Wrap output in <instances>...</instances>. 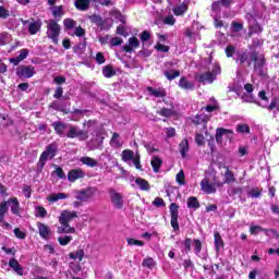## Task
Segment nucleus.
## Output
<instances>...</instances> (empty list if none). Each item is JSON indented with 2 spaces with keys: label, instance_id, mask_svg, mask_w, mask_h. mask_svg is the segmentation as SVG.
Here are the masks:
<instances>
[{
  "label": "nucleus",
  "instance_id": "nucleus-7",
  "mask_svg": "<svg viewBox=\"0 0 279 279\" xmlns=\"http://www.w3.org/2000/svg\"><path fill=\"white\" fill-rule=\"evenodd\" d=\"M60 24L56 22V20H49L47 24V36L51 38L54 45H58V40L60 38Z\"/></svg>",
  "mask_w": 279,
  "mask_h": 279
},
{
  "label": "nucleus",
  "instance_id": "nucleus-33",
  "mask_svg": "<svg viewBox=\"0 0 279 279\" xmlns=\"http://www.w3.org/2000/svg\"><path fill=\"white\" fill-rule=\"evenodd\" d=\"M236 64H247L250 65V54L247 52H241L238 54V58L235 59Z\"/></svg>",
  "mask_w": 279,
  "mask_h": 279
},
{
  "label": "nucleus",
  "instance_id": "nucleus-13",
  "mask_svg": "<svg viewBox=\"0 0 279 279\" xmlns=\"http://www.w3.org/2000/svg\"><path fill=\"white\" fill-rule=\"evenodd\" d=\"M69 123H64V122H60V121H56L52 123V128L56 132V134H58V136L61 137H66V133L69 132Z\"/></svg>",
  "mask_w": 279,
  "mask_h": 279
},
{
  "label": "nucleus",
  "instance_id": "nucleus-39",
  "mask_svg": "<svg viewBox=\"0 0 279 279\" xmlns=\"http://www.w3.org/2000/svg\"><path fill=\"white\" fill-rule=\"evenodd\" d=\"M54 171L52 172V175H57L59 180H66V174L64 173V170L58 165H54Z\"/></svg>",
  "mask_w": 279,
  "mask_h": 279
},
{
  "label": "nucleus",
  "instance_id": "nucleus-57",
  "mask_svg": "<svg viewBox=\"0 0 279 279\" xmlns=\"http://www.w3.org/2000/svg\"><path fill=\"white\" fill-rule=\"evenodd\" d=\"M13 233L15 234L16 239H20L21 241H24V239H27V233L24 231H21L20 228H15L13 230Z\"/></svg>",
  "mask_w": 279,
  "mask_h": 279
},
{
  "label": "nucleus",
  "instance_id": "nucleus-52",
  "mask_svg": "<svg viewBox=\"0 0 279 279\" xmlns=\"http://www.w3.org/2000/svg\"><path fill=\"white\" fill-rule=\"evenodd\" d=\"M73 36H77V38H84L86 36V29H84L82 26H76L74 27Z\"/></svg>",
  "mask_w": 279,
  "mask_h": 279
},
{
  "label": "nucleus",
  "instance_id": "nucleus-32",
  "mask_svg": "<svg viewBox=\"0 0 279 279\" xmlns=\"http://www.w3.org/2000/svg\"><path fill=\"white\" fill-rule=\"evenodd\" d=\"M80 162H82V165H86V167L92 168H95L98 165L97 160L92 157H81Z\"/></svg>",
  "mask_w": 279,
  "mask_h": 279
},
{
  "label": "nucleus",
  "instance_id": "nucleus-21",
  "mask_svg": "<svg viewBox=\"0 0 279 279\" xmlns=\"http://www.w3.org/2000/svg\"><path fill=\"white\" fill-rule=\"evenodd\" d=\"M74 7L78 12H88L90 10V0H74Z\"/></svg>",
  "mask_w": 279,
  "mask_h": 279
},
{
  "label": "nucleus",
  "instance_id": "nucleus-64",
  "mask_svg": "<svg viewBox=\"0 0 279 279\" xmlns=\"http://www.w3.org/2000/svg\"><path fill=\"white\" fill-rule=\"evenodd\" d=\"M195 141L197 145L202 146L206 143V137H204V135L201 133H196Z\"/></svg>",
  "mask_w": 279,
  "mask_h": 279
},
{
  "label": "nucleus",
  "instance_id": "nucleus-2",
  "mask_svg": "<svg viewBox=\"0 0 279 279\" xmlns=\"http://www.w3.org/2000/svg\"><path fill=\"white\" fill-rule=\"evenodd\" d=\"M252 62H254L255 75H258L259 77H265V75H267V68H265V56L254 50L250 53L248 66H252Z\"/></svg>",
  "mask_w": 279,
  "mask_h": 279
},
{
  "label": "nucleus",
  "instance_id": "nucleus-40",
  "mask_svg": "<svg viewBox=\"0 0 279 279\" xmlns=\"http://www.w3.org/2000/svg\"><path fill=\"white\" fill-rule=\"evenodd\" d=\"M70 258L72 260H80L82 262L84 258V250H77L76 252L70 253Z\"/></svg>",
  "mask_w": 279,
  "mask_h": 279
},
{
  "label": "nucleus",
  "instance_id": "nucleus-31",
  "mask_svg": "<svg viewBox=\"0 0 279 279\" xmlns=\"http://www.w3.org/2000/svg\"><path fill=\"white\" fill-rule=\"evenodd\" d=\"M135 184L141 191H149V182L143 178L135 179Z\"/></svg>",
  "mask_w": 279,
  "mask_h": 279
},
{
  "label": "nucleus",
  "instance_id": "nucleus-44",
  "mask_svg": "<svg viewBox=\"0 0 279 279\" xmlns=\"http://www.w3.org/2000/svg\"><path fill=\"white\" fill-rule=\"evenodd\" d=\"M5 213H8V202L0 203V223L5 219Z\"/></svg>",
  "mask_w": 279,
  "mask_h": 279
},
{
  "label": "nucleus",
  "instance_id": "nucleus-51",
  "mask_svg": "<svg viewBox=\"0 0 279 279\" xmlns=\"http://www.w3.org/2000/svg\"><path fill=\"white\" fill-rule=\"evenodd\" d=\"M259 232H267V229H263L260 226H251L250 233L256 236Z\"/></svg>",
  "mask_w": 279,
  "mask_h": 279
},
{
  "label": "nucleus",
  "instance_id": "nucleus-20",
  "mask_svg": "<svg viewBox=\"0 0 279 279\" xmlns=\"http://www.w3.org/2000/svg\"><path fill=\"white\" fill-rule=\"evenodd\" d=\"M84 171L82 169H72L68 173V180L69 182H76V180H80L84 178Z\"/></svg>",
  "mask_w": 279,
  "mask_h": 279
},
{
  "label": "nucleus",
  "instance_id": "nucleus-42",
  "mask_svg": "<svg viewBox=\"0 0 279 279\" xmlns=\"http://www.w3.org/2000/svg\"><path fill=\"white\" fill-rule=\"evenodd\" d=\"M102 75L104 77H113V75H117V72H114V69H112V66L106 65L102 69Z\"/></svg>",
  "mask_w": 279,
  "mask_h": 279
},
{
  "label": "nucleus",
  "instance_id": "nucleus-59",
  "mask_svg": "<svg viewBox=\"0 0 279 279\" xmlns=\"http://www.w3.org/2000/svg\"><path fill=\"white\" fill-rule=\"evenodd\" d=\"M236 132H239V134H250V126L247 124H239Z\"/></svg>",
  "mask_w": 279,
  "mask_h": 279
},
{
  "label": "nucleus",
  "instance_id": "nucleus-43",
  "mask_svg": "<svg viewBox=\"0 0 279 279\" xmlns=\"http://www.w3.org/2000/svg\"><path fill=\"white\" fill-rule=\"evenodd\" d=\"M142 265L147 267V269H154V267H156V262L151 257H146L143 259Z\"/></svg>",
  "mask_w": 279,
  "mask_h": 279
},
{
  "label": "nucleus",
  "instance_id": "nucleus-5",
  "mask_svg": "<svg viewBox=\"0 0 279 279\" xmlns=\"http://www.w3.org/2000/svg\"><path fill=\"white\" fill-rule=\"evenodd\" d=\"M109 199L111 202V206L116 210H123V206H125V196L121 192H118L114 189L108 190Z\"/></svg>",
  "mask_w": 279,
  "mask_h": 279
},
{
  "label": "nucleus",
  "instance_id": "nucleus-12",
  "mask_svg": "<svg viewBox=\"0 0 279 279\" xmlns=\"http://www.w3.org/2000/svg\"><path fill=\"white\" fill-rule=\"evenodd\" d=\"M201 191L206 195H213L214 193H217V184L210 182L208 178H204L201 181Z\"/></svg>",
  "mask_w": 279,
  "mask_h": 279
},
{
  "label": "nucleus",
  "instance_id": "nucleus-61",
  "mask_svg": "<svg viewBox=\"0 0 279 279\" xmlns=\"http://www.w3.org/2000/svg\"><path fill=\"white\" fill-rule=\"evenodd\" d=\"M158 114H160V117H166V118L173 117V110L162 108V109H160V111H158Z\"/></svg>",
  "mask_w": 279,
  "mask_h": 279
},
{
  "label": "nucleus",
  "instance_id": "nucleus-23",
  "mask_svg": "<svg viewBox=\"0 0 279 279\" xmlns=\"http://www.w3.org/2000/svg\"><path fill=\"white\" fill-rule=\"evenodd\" d=\"M223 136H232V131L219 128L216 131V143H222Z\"/></svg>",
  "mask_w": 279,
  "mask_h": 279
},
{
  "label": "nucleus",
  "instance_id": "nucleus-58",
  "mask_svg": "<svg viewBox=\"0 0 279 279\" xmlns=\"http://www.w3.org/2000/svg\"><path fill=\"white\" fill-rule=\"evenodd\" d=\"M227 58H234V53H236V48L232 45L227 46L226 48Z\"/></svg>",
  "mask_w": 279,
  "mask_h": 279
},
{
  "label": "nucleus",
  "instance_id": "nucleus-36",
  "mask_svg": "<svg viewBox=\"0 0 279 279\" xmlns=\"http://www.w3.org/2000/svg\"><path fill=\"white\" fill-rule=\"evenodd\" d=\"M12 41V35H10L9 33H0V45L4 46V45H9V43Z\"/></svg>",
  "mask_w": 279,
  "mask_h": 279
},
{
  "label": "nucleus",
  "instance_id": "nucleus-63",
  "mask_svg": "<svg viewBox=\"0 0 279 279\" xmlns=\"http://www.w3.org/2000/svg\"><path fill=\"white\" fill-rule=\"evenodd\" d=\"M149 38H151V33H149V31H143L140 36V39L142 40V43H147Z\"/></svg>",
  "mask_w": 279,
  "mask_h": 279
},
{
  "label": "nucleus",
  "instance_id": "nucleus-11",
  "mask_svg": "<svg viewBox=\"0 0 279 279\" xmlns=\"http://www.w3.org/2000/svg\"><path fill=\"white\" fill-rule=\"evenodd\" d=\"M179 206L175 203H172L170 205V225L173 228L174 232H178L180 230V222H178V217H180V211L178 210Z\"/></svg>",
  "mask_w": 279,
  "mask_h": 279
},
{
  "label": "nucleus",
  "instance_id": "nucleus-46",
  "mask_svg": "<svg viewBox=\"0 0 279 279\" xmlns=\"http://www.w3.org/2000/svg\"><path fill=\"white\" fill-rule=\"evenodd\" d=\"M134 151L130 150V149H125L122 151V160L124 162H128V160H133L134 159Z\"/></svg>",
  "mask_w": 279,
  "mask_h": 279
},
{
  "label": "nucleus",
  "instance_id": "nucleus-6",
  "mask_svg": "<svg viewBox=\"0 0 279 279\" xmlns=\"http://www.w3.org/2000/svg\"><path fill=\"white\" fill-rule=\"evenodd\" d=\"M95 193H97V187H86L73 191L74 198L78 202H90L95 196Z\"/></svg>",
  "mask_w": 279,
  "mask_h": 279
},
{
  "label": "nucleus",
  "instance_id": "nucleus-56",
  "mask_svg": "<svg viewBox=\"0 0 279 279\" xmlns=\"http://www.w3.org/2000/svg\"><path fill=\"white\" fill-rule=\"evenodd\" d=\"M110 145L111 147H121V142H119V133H113Z\"/></svg>",
  "mask_w": 279,
  "mask_h": 279
},
{
  "label": "nucleus",
  "instance_id": "nucleus-8",
  "mask_svg": "<svg viewBox=\"0 0 279 279\" xmlns=\"http://www.w3.org/2000/svg\"><path fill=\"white\" fill-rule=\"evenodd\" d=\"M66 138H78V141H86L88 138V131L80 129L77 125L70 124L65 134Z\"/></svg>",
  "mask_w": 279,
  "mask_h": 279
},
{
  "label": "nucleus",
  "instance_id": "nucleus-4",
  "mask_svg": "<svg viewBox=\"0 0 279 279\" xmlns=\"http://www.w3.org/2000/svg\"><path fill=\"white\" fill-rule=\"evenodd\" d=\"M56 154H58V143H51L46 146L45 151L41 153L39 161L37 162V169L43 171L49 158L52 160V158H56Z\"/></svg>",
  "mask_w": 279,
  "mask_h": 279
},
{
  "label": "nucleus",
  "instance_id": "nucleus-1",
  "mask_svg": "<svg viewBox=\"0 0 279 279\" xmlns=\"http://www.w3.org/2000/svg\"><path fill=\"white\" fill-rule=\"evenodd\" d=\"M77 211L63 210L59 216L60 227L57 228L58 234H75V228L71 227V221L76 219Z\"/></svg>",
  "mask_w": 279,
  "mask_h": 279
},
{
  "label": "nucleus",
  "instance_id": "nucleus-48",
  "mask_svg": "<svg viewBox=\"0 0 279 279\" xmlns=\"http://www.w3.org/2000/svg\"><path fill=\"white\" fill-rule=\"evenodd\" d=\"M35 217H40L41 219H45V217H47V209H45V207L41 206L36 207Z\"/></svg>",
  "mask_w": 279,
  "mask_h": 279
},
{
  "label": "nucleus",
  "instance_id": "nucleus-60",
  "mask_svg": "<svg viewBox=\"0 0 279 279\" xmlns=\"http://www.w3.org/2000/svg\"><path fill=\"white\" fill-rule=\"evenodd\" d=\"M153 206H156V208H165L167 206V204L165 203V199H162L160 197H156L153 201Z\"/></svg>",
  "mask_w": 279,
  "mask_h": 279
},
{
  "label": "nucleus",
  "instance_id": "nucleus-55",
  "mask_svg": "<svg viewBox=\"0 0 279 279\" xmlns=\"http://www.w3.org/2000/svg\"><path fill=\"white\" fill-rule=\"evenodd\" d=\"M131 160L136 169L143 171V166H141V155H138V153H136L135 157H133Z\"/></svg>",
  "mask_w": 279,
  "mask_h": 279
},
{
  "label": "nucleus",
  "instance_id": "nucleus-49",
  "mask_svg": "<svg viewBox=\"0 0 279 279\" xmlns=\"http://www.w3.org/2000/svg\"><path fill=\"white\" fill-rule=\"evenodd\" d=\"M193 247H194V254L196 256H199V254L202 253V241L197 239L193 240Z\"/></svg>",
  "mask_w": 279,
  "mask_h": 279
},
{
  "label": "nucleus",
  "instance_id": "nucleus-30",
  "mask_svg": "<svg viewBox=\"0 0 279 279\" xmlns=\"http://www.w3.org/2000/svg\"><path fill=\"white\" fill-rule=\"evenodd\" d=\"M63 27L66 32H71V29H75L77 27V22L71 17H68L63 21Z\"/></svg>",
  "mask_w": 279,
  "mask_h": 279
},
{
  "label": "nucleus",
  "instance_id": "nucleus-27",
  "mask_svg": "<svg viewBox=\"0 0 279 279\" xmlns=\"http://www.w3.org/2000/svg\"><path fill=\"white\" fill-rule=\"evenodd\" d=\"M186 10H189V7L185 3H182L174 5L172 12L175 16H182L186 12Z\"/></svg>",
  "mask_w": 279,
  "mask_h": 279
},
{
  "label": "nucleus",
  "instance_id": "nucleus-10",
  "mask_svg": "<svg viewBox=\"0 0 279 279\" xmlns=\"http://www.w3.org/2000/svg\"><path fill=\"white\" fill-rule=\"evenodd\" d=\"M24 25L28 27V34L31 36H36L43 29V20L31 19L24 22Z\"/></svg>",
  "mask_w": 279,
  "mask_h": 279
},
{
  "label": "nucleus",
  "instance_id": "nucleus-16",
  "mask_svg": "<svg viewBox=\"0 0 279 279\" xmlns=\"http://www.w3.org/2000/svg\"><path fill=\"white\" fill-rule=\"evenodd\" d=\"M147 93H149L150 97H157L158 99H162L165 97H167V90L165 89V87H151L148 86L146 88Z\"/></svg>",
  "mask_w": 279,
  "mask_h": 279
},
{
  "label": "nucleus",
  "instance_id": "nucleus-15",
  "mask_svg": "<svg viewBox=\"0 0 279 279\" xmlns=\"http://www.w3.org/2000/svg\"><path fill=\"white\" fill-rule=\"evenodd\" d=\"M9 267L16 274L17 276H25V268L21 266L16 258H11L9 260Z\"/></svg>",
  "mask_w": 279,
  "mask_h": 279
},
{
  "label": "nucleus",
  "instance_id": "nucleus-41",
  "mask_svg": "<svg viewBox=\"0 0 279 279\" xmlns=\"http://www.w3.org/2000/svg\"><path fill=\"white\" fill-rule=\"evenodd\" d=\"M73 241V235H61L58 238V243L62 246L69 245Z\"/></svg>",
  "mask_w": 279,
  "mask_h": 279
},
{
  "label": "nucleus",
  "instance_id": "nucleus-26",
  "mask_svg": "<svg viewBox=\"0 0 279 279\" xmlns=\"http://www.w3.org/2000/svg\"><path fill=\"white\" fill-rule=\"evenodd\" d=\"M187 208L190 210H198V208L201 207V204H199V199H197V197L195 196H190L187 198Z\"/></svg>",
  "mask_w": 279,
  "mask_h": 279
},
{
  "label": "nucleus",
  "instance_id": "nucleus-34",
  "mask_svg": "<svg viewBox=\"0 0 279 279\" xmlns=\"http://www.w3.org/2000/svg\"><path fill=\"white\" fill-rule=\"evenodd\" d=\"M68 197H69V194L66 193H57V194L50 195L48 197V201L53 204L56 202H59V199H66Z\"/></svg>",
  "mask_w": 279,
  "mask_h": 279
},
{
  "label": "nucleus",
  "instance_id": "nucleus-17",
  "mask_svg": "<svg viewBox=\"0 0 279 279\" xmlns=\"http://www.w3.org/2000/svg\"><path fill=\"white\" fill-rule=\"evenodd\" d=\"M37 228L40 239H44V241H49V238L51 236V229L43 222H37Z\"/></svg>",
  "mask_w": 279,
  "mask_h": 279
},
{
  "label": "nucleus",
  "instance_id": "nucleus-54",
  "mask_svg": "<svg viewBox=\"0 0 279 279\" xmlns=\"http://www.w3.org/2000/svg\"><path fill=\"white\" fill-rule=\"evenodd\" d=\"M241 193H243V187H230L228 190V195H230L231 197H234V195H241Z\"/></svg>",
  "mask_w": 279,
  "mask_h": 279
},
{
  "label": "nucleus",
  "instance_id": "nucleus-22",
  "mask_svg": "<svg viewBox=\"0 0 279 279\" xmlns=\"http://www.w3.org/2000/svg\"><path fill=\"white\" fill-rule=\"evenodd\" d=\"M179 87L183 90H194L195 89V83L189 81L186 76H183L179 81Z\"/></svg>",
  "mask_w": 279,
  "mask_h": 279
},
{
  "label": "nucleus",
  "instance_id": "nucleus-14",
  "mask_svg": "<svg viewBox=\"0 0 279 279\" xmlns=\"http://www.w3.org/2000/svg\"><path fill=\"white\" fill-rule=\"evenodd\" d=\"M141 47V41L137 37H130L126 45L122 47V50L125 51V53H133L134 49H138Z\"/></svg>",
  "mask_w": 279,
  "mask_h": 279
},
{
  "label": "nucleus",
  "instance_id": "nucleus-45",
  "mask_svg": "<svg viewBox=\"0 0 279 279\" xmlns=\"http://www.w3.org/2000/svg\"><path fill=\"white\" fill-rule=\"evenodd\" d=\"M177 183L179 186H184L186 184V180H185V177H184V170H180L177 174Z\"/></svg>",
  "mask_w": 279,
  "mask_h": 279
},
{
  "label": "nucleus",
  "instance_id": "nucleus-35",
  "mask_svg": "<svg viewBox=\"0 0 279 279\" xmlns=\"http://www.w3.org/2000/svg\"><path fill=\"white\" fill-rule=\"evenodd\" d=\"M90 23H94L98 27H101L104 25V19L98 14H93L88 16Z\"/></svg>",
  "mask_w": 279,
  "mask_h": 279
},
{
  "label": "nucleus",
  "instance_id": "nucleus-3",
  "mask_svg": "<svg viewBox=\"0 0 279 279\" xmlns=\"http://www.w3.org/2000/svg\"><path fill=\"white\" fill-rule=\"evenodd\" d=\"M217 75H221V65L213 63L211 68H208V72L198 74L195 77L201 84H213L217 80Z\"/></svg>",
  "mask_w": 279,
  "mask_h": 279
},
{
  "label": "nucleus",
  "instance_id": "nucleus-50",
  "mask_svg": "<svg viewBox=\"0 0 279 279\" xmlns=\"http://www.w3.org/2000/svg\"><path fill=\"white\" fill-rule=\"evenodd\" d=\"M123 45V38L121 37H113L111 38L110 43H109V47L112 49L113 47H119Z\"/></svg>",
  "mask_w": 279,
  "mask_h": 279
},
{
  "label": "nucleus",
  "instance_id": "nucleus-62",
  "mask_svg": "<svg viewBox=\"0 0 279 279\" xmlns=\"http://www.w3.org/2000/svg\"><path fill=\"white\" fill-rule=\"evenodd\" d=\"M126 241L129 245H137L138 247H143V245H145V242L133 238H129Z\"/></svg>",
  "mask_w": 279,
  "mask_h": 279
},
{
  "label": "nucleus",
  "instance_id": "nucleus-25",
  "mask_svg": "<svg viewBox=\"0 0 279 279\" xmlns=\"http://www.w3.org/2000/svg\"><path fill=\"white\" fill-rule=\"evenodd\" d=\"M214 243L216 252H221V250H223V239L221 238V234L219 232L214 233Z\"/></svg>",
  "mask_w": 279,
  "mask_h": 279
},
{
  "label": "nucleus",
  "instance_id": "nucleus-18",
  "mask_svg": "<svg viewBox=\"0 0 279 279\" xmlns=\"http://www.w3.org/2000/svg\"><path fill=\"white\" fill-rule=\"evenodd\" d=\"M52 17L54 19L56 22L62 21V16L66 14V11H64V7L62 5H54L49 8Z\"/></svg>",
  "mask_w": 279,
  "mask_h": 279
},
{
  "label": "nucleus",
  "instance_id": "nucleus-19",
  "mask_svg": "<svg viewBox=\"0 0 279 279\" xmlns=\"http://www.w3.org/2000/svg\"><path fill=\"white\" fill-rule=\"evenodd\" d=\"M8 204L10 205L11 213L13 215H21V203H19V198L16 197L9 198L7 202V205Z\"/></svg>",
  "mask_w": 279,
  "mask_h": 279
},
{
  "label": "nucleus",
  "instance_id": "nucleus-9",
  "mask_svg": "<svg viewBox=\"0 0 279 279\" xmlns=\"http://www.w3.org/2000/svg\"><path fill=\"white\" fill-rule=\"evenodd\" d=\"M15 74L20 80H29L36 75V68L34 65H20L16 68Z\"/></svg>",
  "mask_w": 279,
  "mask_h": 279
},
{
  "label": "nucleus",
  "instance_id": "nucleus-47",
  "mask_svg": "<svg viewBox=\"0 0 279 279\" xmlns=\"http://www.w3.org/2000/svg\"><path fill=\"white\" fill-rule=\"evenodd\" d=\"M257 106H260V108H267V110L271 111V110L278 108V100L276 98H274L269 106L263 105L260 102H257Z\"/></svg>",
  "mask_w": 279,
  "mask_h": 279
},
{
  "label": "nucleus",
  "instance_id": "nucleus-24",
  "mask_svg": "<svg viewBox=\"0 0 279 279\" xmlns=\"http://www.w3.org/2000/svg\"><path fill=\"white\" fill-rule=\"evenodd\" d=\"M223 169H227L225 172V181L223 184H234L236 182V178L234 177V172L230 171V167L225 166Z\"/></svg>",
  "mask_w": 279,
  "mask_h": 279
},
{
  "label": "nucleus",
  "instance_id": "nucleus-29",
  "mask_svg": "<svg viewBox=\"0 0 279 279\" xmlns=\"http://www.w3.org/2000/svg\"><path fill=\"white\" fill-rule=\"evenodd\" d=\"M189 141L187 140H183L181 141V143L179 144V151L182 156V158H186V154H189Z\"/></svg>",
  "mask_w": 279,
  "mask_h": 279
},
{
  "label": "nucleus",
  "instance_id": "nucleus-38",
  "mask_svg": "<svg viewBox=\"0 0 279 279\" xmlns=\"http://www.w3.org/2000/svg\"><path fill=\"white\" fill-rule=\"evenodd\" d=\"M165 77L170 82L175 80V77H180V71L178 70H169L163 73Z\"/></svg>",
  "mask_w": 279,
  "mask_h": 279
},
{
  "label": "nucleus",
  "instance_id": "nucleus-53",
  "mask_svg": "<svg viewBox=\"0 0 279 279\" xmlns=\"http://www.w3.org/2000/svg\"><path fill=\"white\" fill-rule=\"evenodd\" d=\"M206 121H208V117L204 113L197 114L194 118V123H197V125H202V123H206Z\"/></svg>",
  "mask_w": 279,
  "mask_h": 279
},
{
  "label": "nucleus",
  "instance_id": "nucleus-28",
  "mask_svg": "<svg viewBox=\"0 0 279 279\" xmlns=\"http://www.w3.org/2000/svg\"><path fill=\"white\" fill-rule=\"evenodd\" d=\"M150 165L153 167V171L158 173V171H160V167H162V159H160L158 156H154L151 158Z\"/></svg>",
  "mask_w": 279,
  "mask_h": 279
},
{
  "label": "nucleus",
  "instance_id": "nucleus-37",
  "mask_svg": "<svg viewBox=\"0 0 279 279\" xmlns=\"http://www.w3.org/2000/svg\"><path fill=\"white\" fill-rule=\"evenodd\" d=\"M191 245H193V240H191V238L185 239L182 242V246H181L182 252H184V254H189V252H191Z\"/></svg>",
  "mask_w": 279,
  "mask_h": 279
}]
</instances>
